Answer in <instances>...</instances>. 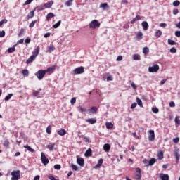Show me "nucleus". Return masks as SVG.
I'll return each instance as SVG.
<instances>
[{
    "label": "nucleus",
    "instance_id": "nucleus-7",
    "mask_svg": "<svg viewBox=\"0 0 180 180\" xmlns=\"http://www.w3.org/2000/svg\"><path fill=\"white\" fill-rule=\"evenodd\" d=\"M73 72H74L75 75H78L79 74H84V67L82 66V67L75 68L73 70Z\"/></svg>",
    "mask_w": 180,
    "mask_h": 180
},
{
    "label": "nucleus",
    "instance_id": "nucleus-52",
    "mask_svg": "<svg viewBox=\"0 0 180 180\" xmlns=\"http://www.w3.org/2000/svg\"><path fill=\"white\" fill-rule=\"evenodd\" d=\"M5 23H8V20L4 19L1 21H0V27L2 26V25H4Z\"/></svg>",
    "mask_w": 180,
    "mask_h": 180
},
{
    "label": "nucleus",
    "instance_id": "nucleus-47",
    "mask_svg": "<svg viewBox=\"0 0 180 180\" xmlns=\"http://www.w3.org/2000/svg\"><path fill=\"white\" fill-rule=\"evenodd\" d=\"M54 169H56L57 171H60L61 169V165H55L53 166Z\"/></svg>",
    "mask_w": 180,
    "mask_h": 180
},
{
    "label": "nucleus",
    "instance_id": "nucleus-64",
    "mask_svg": "<svg viewBox=\"0 0 180 180\" xmlns=\"http://www.w3.org/2000/svg\"><path fill=\"white\" fill-rule=\"evenodd\" d=\"M175 36H176V37H180V31H176Z\"/></svg>",
    "mask_w": 180,
    "mask_h": 180
},
{
    "label": "nucleus",
    "instance_id": "nucleus-11",
    "mask_svg": "<svg viewBox=\"0 0 180 180\" xmlns=\"http://www.w3.org/2000/svg\"><path fill=\"white\" fill-rule=\"evenodd\" d=\"M87 112H89V115H95L98 112V107L93 106L91 109H88Z\"/></svg>",
    "mask_w": 180,
    "mask_h": 180
},
{
    "label": "nucleus",
    "instance_id": "nucleus-56",
    "mask_svg": "<svg viewBox=\"0 0 180 180\" xmlns=\"http://www.w3.org/2000/svg\"><path fill=\"white\" fill-rule=\"evenodd\" d=\"M71 167H72L73 171H78V167L77 165L72 164Z\"/></svg>",
    "mask_w": 180,
    "mask_h": 180
},
{
    "label": "nucleus",
    "instance_id": "nucleus-49",
    "mask_svg": "<svg viewBox=\"0 0 180 180\" xmlns=\"http://www.w3.org/2000/svg\"><path fill=\"white\" fill-rule=\"evenodd\" d=\"M13 96V94H9L8 96H6L5 97V101H9V99H11V98H12Z\"/></svg>",
    "mask_w": 180,
    "mask_h": 180
},
{
    "label": "nucleus",
    "instance_id": "nucleus-59",
    "mask_svg": "<svg viewBox=\"0 0 180 180\" xmlns=\"http://www.w3.org/2000/svg\"><path fill=\"white\" fill-rule=\"evenodd\" d=\"M170 53H176V49H175V47L171 48L170 49Z\"/></svg>",
    "mask_w": 180,
    "mask_h": 180
},
{
    "label": "nucleus",
    "instance_id": "nucleus-37",
    "mask_svg": "<svg viewBox=\"0 0 180 180\" xmlns=\"http://www.w3.org/2000/svg\"><path fill=\"white\" fill-rule=\"evenodd\" d=\"M22 75L24 77H29V70H27V69H24L22 70Z\"/></svg>",
    "mask_w": 180,
    "mask_h": 180
},
{
    "label": "nucleus",
    "instance_id": "nucleus-16",
    "mask_svg": "<svg viewBox=\"0 0 180 180\" xmlns=\"http://www.w3.org/2000/svg\"><path fill=\"white\" fill-rule=\"evenodd\" d=\"M159 178H160L161 180H169V176L162 173L159 174Z\"/></svg>",
    "mask_w": 180,
    "mask_h": 180
},
{
    "label": "nucleus",
    "instance_id": "nucleus-45",
    "mask_svg": "<svg viewBox=\"0 0 180 180\" xmlns=\"http://www.w3.org/2000/svg\"><path fill=\"white\" fill-rule=\"evenodd\" d=\"M60 25H61V20H59L57 23L53 25V29H57V27H60Z\"/></svg>",
    "mask_w": 180,
    "mask_h": 180
},
{
    "label": "nucleus",
    "instance_id": "nucleus-31",
    "mask_svg": "<svg viewBox=\"0 0 180 180\" xmlns=\"http://www.w3.org/2000/svg\"><path fill=\"white\" fill-rule=\"evenodd\" d=\"M174 157L176 158V163L178 164V162H179V157H180L179 152H178V150H176L174 152Z\"/></svg>",
    "mask_w": 180,
    "mask_h": 180
},
{
    "label": "nucleus",
    "instance_id": "nucleus-20",
    "mask_svg": "<svg viewBox=\"0 0 180 180\" xmlns=\"http://www.w3.org/2000/svg\"><path fill=\"white\" fill-rule=\"evenodd\" d=\"M36 60V58L34 56L32 55L26 61V64H30V63H33Z\"/></svg>",
    "mask_w": 180,
    "mask_h": 180
},
{
    "label": "nucleus",
    "instance_id": "nucleus-8",
    "mask_svg": "<svg viewBox=\"0 0 180 180\" xmlns=\"http://www.w3.org/2000/svg\"><path fill=\"white\" fill-rule=\"evenodd\" d=\"M148 133H149V136H148L149 141H154L155 140V134L154 133V130H149Z\"/></svg>",
    "mask_w": 180,
    "mask_h": 180
},
{
    "label": "nucleus",
    "instance_id": "nucleus-32",
    "mask_svg": "<svg viewBox=\"0 0 180 180\" xmlns=\"http://www.w3.org/2000/svg\"><path fill=\"white\" fill-rule=\"evenodd\" d=\"M113 123L112 122H106L105 123V127L106 129H113Z\"/></svg>",
    "mask_w": 180,
    "mask_h": 180
},
{
    "label": "nucleus",
    "instance_id": "nucleus-50",
    "mask_svg": "<svg viewBox=\"0 0 180 180\" xmlns=\"http://www.w3.org/2000/svg\"><path fill=\"white\" fill-rule=\"evenodd\" d=\"M25 34V30L23 28L20 29V31L18 34L19 37H20L21 36H23Z\"/></svg>",
    "mask_w": 180,
    "mask_h": 180
},
{
    "label": "nucleus",
    "instance_id": "nucleus-17",
    "mask_svg": "<svg viewBox=\"0 0 180 180\" xmlns=\"http://www.w3.org/2000/svg\"><path fill=\"white\" fill-rule=\"evenodd\" d=\"M102 164H103V159L101 158L96 166L94 167V169H98V168H101L102 167Z\"/></svg>",
    "mask_w": 180,
    "mask_h": 180
},
{
    "label": "nucleus",
    "instance_id": "nucleus-48",
    "mask_svg": "<svg viewBox=\"0 0 180 180\" xmlns=\"http://www.w3.org/2000/svg\"><path fill=\"white\" fill-rule=\"evenodd\" d=\"M168 43L169 44H170L171 46H175V44H176V42H175V41L172 40V39H169L168 40Z\"/></svg>",
    "mask_w": 180,
    "mask_h": 180
},
{
    "label": "nucleus",
    "instance_id": "nucleus-15",
    "mask_svg": "<svg viewBox=\"0 0 180 180\" xmlns=\"http://www.w3.org/2000/svg\"><path fill=\"white\" fill-rule=\"evenodd\" d=\"M100 8H102L103 11H109L110 6L108 3H102L100 4Z\"/></svg>",
    "mask_w": 180,
    "mask_h": 180
},
{
    "label": "nucleus",
    "instance_id": "nucleus-10",
    "mask_svg": "<svg viewBox=\"0 0 180 180\" xmlns=\"http://www.w3.org/2000/svg\"><path fill=\"white\" fill-rule=\"evenodd\" d=\"M157 162V159L153 158H151L149 161L147 160V159H145L143 160V162H145V164H148V165H154V164H155V162Z\"/></svg>",
    "mask_w": 180,
    "mask_h": 180
},
{
    "label": "nucleus",
    "instance_id": "nucleus-4",
    "mask_svg": "<svg viewBox=\"0 0 180 180\" xmlns=\"http://www.w3.org/2000/svg\"><path fill=\"white\" fill-rule=\"evenodd\" d=\"M136 173L134 175V179H141V169H140L139 167L136 168Z\"/></svg>",
    "mask_w": 180,
    "mask_h": 180
},
{
    "label": "nucleus",
    "instance_id": "nucleus-21",
    "mask_svg": "<svg viewBox=\"0 0 180 180\" xmlns=\"http://www.w3.org/2000/svg\"><path fill=\"white\" fill-rule=\"evenodd\" d=\"M34 10L32 11H30L28 15H27L26 18L29 20V19H32V18H34Z\"/></svg>",
    "mask_w": 180,
    "mask_h": 180
},
{
    "label": "nucleus",
    "instance_id": "nucleus-51",
    "mask_svg": "<svg viewBox=\"0 0 180 180\" xmlns=\"http://www.w3.org/2000/svg\"><path fill=\"white\" fill-rule=\"evenodd\" d=\"M75 102H77V98L73 97V98L70 100V103H71V105H75Z\"/></svg>",
    "mask_w": 180,
    "mask_h": 180
},
{
    "label": "nucleus",
    "instance_id": "nucleus-36",
    "mask_svg": "<svg viewBox=\"0 0 180 180\" xmlns=\"http://www.w3.org/2000/svg\"><path fill=\"white\" fill-rule=\"evenodd\" d=\"M16 45H14L13 47H10L8 49V53H14V51L16 50L15 48Z\"/></svg>",
    "mask_w": 180,
    "mask_h": 180
},
{
    "label": "nucleus",
    "instance_id": "nucleus-35",
    "mask_svg": "<svg viewBox=\"0 0 180 180\" xmlns=\"http://www.w3.org/2000/svg\"><path fill=\"white\" fill-rule=\"evenodd\" d=\"M136 39H137L138 40H141V39H143V32H139L136 34Z\"/></svg>",
    "mask_w": 180,
    "mask_h": 180
},
{
    "label": "nucleus",
    "instance_id": "nucleus-2",
    "mask_svg": "<svg viewBox=\"0 0 180 180\" xmlns=\"http://www.w3.org/2000/svg\"><path fill=\"white\" fill-rule=\"evenodd\" d=\"M11 180H19L20 179V170L13 171L11 172Z\"/></svg>",
    "mask_w": 180,
    "mask_h": 180
},
{
    "label": "nucleus",
    "instance_id": "nucleus-57",
    "mask_svg": "<svg viewBox=\"0 0 180 180\" xmlns=\"http://www.w3.org/2000/svg\"><path fill=\"white\" fill-rule=\"evenodd\" d=\"M174 122L175 123H176L177 124H180V120L178 117H176L174 119Z\"/></svg>",
    "mask_w": 180,
    "mask_h": 180
},
{
    "label": "nucleus",
    "instance_id": "nucleus-18",
    "mask_svg": "<svg viewBox=\"0 0 180 180\" xmlns=\"http://www.w3.org/2000/svg\"><path fill=\"white\" fill-rule=\"evenodd\" d=\"M86 122L87 123H89L90 124H95L96 123V119L95 118H89L86 120Z\"/></svg>",
    "mask_w": 180,
    "mask_h": 180
},
{
    "label": "nucleus",
    "instance_id": "nucleus-12",
    "mask_svg": "<svg viewBox=\"0 0 180 180\" xmlns=\"http://www.w3.org/2000/svg\"><path fill=\"white\" fill-rule=\"evenodd\" d=\"M77 163L80 167H84V165H85V160H84V158H78L77 157Z\"/></svg>",
    "mask_w": 180,
    "mask_h": 180
},
{
    "label": "nucleus",
    "instance_id": "nucleus-25",
    "mask_svg": "<svg viewBox=\"0 0 180 180\" xmlns=\"http://www.w3.org/2000/svg\"><path fill=\"white\" fill-rule=\"evenodd\" d=\"M86 157H91L92 156V149L89 148L84 153Z\"/></svg>",
    "mask_w": 180,
    "mask_h": 180
},
{
    "label": "nucleus",
    "instance_id": "nucleus-61",
    "mask_svg": "<svg viewBox=\"0 0 180 180\" xmlns=\"http://www.w3.org/2000/svg\"><path fill=\"white\" fill-rule=\"evenodd\" d=\"M173 141L176 144L178 143H179V138H174L173 139Z\"/></svg>",
    "mask_w": 180,
    "mask_h": 180
},
{
    "label": "nucleus",
    "instance_id": "nucleus-3",
    "mask_svg": "<svg viewBox=\"0 0 180 180\" xmlns=\"http://www.w3.org/2000/svg\"><path fill=\"white\" fill-rule=\"evenodd\" d=\"M37 78H38V79L41 80L43 79V78H44V76L46 75V70H38L37 72V73L35 74Z\"/></svg>",
    "mask_w": 180,
    "mask_h": 180
},
{
    "label": "nucleus",
    "instance_id": "nucleus-42",
    "mask_svg": "<svg viewBox=\"0 0 180 180\" xmlns=\"http://www.w3.org/2000/svg\"><path fill=\"white\" fill-rule=\"evenodd\" d=\"M141 58V56L139 54H135L134 55V60H135L136 61H139L140 60Z\"/></svg>",
    "mask_w": 180,
    "mask_h": 180
},
{
    "label": "nucleus",
    "instance_id": "nucleus-43",
    "mask_svg": "<svg viewBox=\"0 0 180 180\" xmlns=\"http://www.w3.org/2000/svg\"><path fill=\"white\" fill-rule=\"evenodd\" d=\"M136 101L139 106H140L141 108H143V101H141V100L139 98H136Z\"/></svg>",
    "mask_w": 180,
    "mask_h": 180
},
{
    "label": "nucleus",
    "instance_id": "nucleus-30",
    "mask_svg": "<svg viewBox=\"0 0 180 180\" xmlns=\"http://www.w3.org/2000/svg\"><path fill=\"white\" fill-rule=\"evenodd\" d=\"M54 16H56V15H54V13H48L47 15H46V20L48 22L50 21L51 18H54Z\"/></svg>",
    "mask_w": 180,
    "mask_h": 180
},
{
    "label": "nucleus",
    "instance_id": "nucleus-1",
    "mask_svg": "<svg viewBox=\"0 0 180 180\" xmlns=\"http://www.w3.org/2000/svg\"><path fill=\"white\" fill-rule=\"evenodd\" d=\"M90 29H93V30H95V29L101 27V22L98 21V20H93L89 25Z\"/></svg>",
    "mask_w": 180,
    "mask_h": 180
},
{
    "label": "nucleus",
    "instance_id": "nucleus-53",
    "mask_svg": "<svg viewBox=\"0 0 180 180\" xmlns=\"http://www.w3.org/2000/svg\"><path fill=\"white\" fill-rule=\"evenodd\" d=\"M3 144H4V147H6L8 148V147H9V141H8V140L4 141Z\"/></svg>",
    "mask_w": 180,
    "mask_h": 180
},
{
    "label": "nucleus",
    "instance_id": "nucleus-63",
    "mask_svg": "<svg viewBox=\"0 0 180 180\" xmlns=\"http://www.w3.org/2000/svg\"><path fill=\"white\" fill-rule=\"evenodd\" d=\"M48 178L50 180H57V179H56V178L54 176H53V175L48 176Z\"/></svg>",
    "mask_w": 180,
    "mask_h": 180
},
{
    "label": "nucleus",
    "instance_id": "nucleus-19",
    "mask_svg": "<svg viewBox=\"0 0 180 180\" xmlns=\"http://www.w3.org/2000/svg\"><path fill=\"white\" fill-rule=\"evenodd\" d=\"M55 147H56V143L46 146V148L49 149V150L51 151H53V150H57V148H55Z\"/></svg>",
    "mask_w": 180,
    "mask_h": 180
},
{
    "label": "nucleus",
    "instance_id": "nucleus-46",
    "mask_svg": "<svg viewBox=\"0 0 180 180\" xmlns=\"http://www.w3.org/2000/svg\"><path fill=\"white\" fill-rule=\"evenodd\" d=\"M46 133L48 134H51V125H49L47 127H46Z\"/></svg>",
    "mask_w": 180,
    "mask_h": 180
},
{
    "label": "nucleus",
    "instance_id": "nucleus-6",
    "mask_svg": "<svg viewBox=\"0 0 180 180\" xmlns=\"http://www.w3.org/2000/svg\"><path fill=\"white\" fill-rule=\"evenodd\" d=\"M41 160L44 165H47V164H49V158H47V157H46V155L43 152L41 153Z\"/></svg>",
    "mask_w": 180,
    "mask_h": 180
},
{
    "label": "nucleus",
    "instance_id": "nucleus-22",
    "mask_svg": "<svg viewBox=\"0 0 180 180\" xmlns=\"http://www.w3.org/2000/svg\"><path fill=\"white\" fill-rule=\"evenodd\" d=\"M79 139H82L85 143H90L89 138L85 136L84 135H79Z\"/></svg>",
    "mask_w": 180,
    "mask_h": 180
},
{
    "label": "nucleus",
    "instance_id": "nucleus-58",
    "mask_svg": "<svg viewBox=\"0 0 180 180\" xmlns=\"http://www.w3.org/2000/svg\"><path fill=\"white\" fill-rule=\"evenodd\" d=\"M40 92L39 91H33V96H39Z\"/></svg>",
    "mask_w": 180,
    "mask_h": 180
},
{
    "label": "nucleus",
    "instance_id": "nucleus-60",
    "mask_svg": "<svg viewBox=\"0 0 180 180\" xmlns=\"http://www.w3.org/2000/svg\"><path fill=\"white\" fill-rule=\"evenodd\" d=\"M43 8H41V7H36L34 9V12H36V11H43Z\"/></svg>",
    "mask_w": 180,
    "mask_h": 180
},
{
    "label": "nucleus",
    "instance_id": "nucleus-14",
    "mask_svg": "<svg viewBox=\"0 0 180 180\" xmlns=\"http://www.w3.org/2000/svg\"><path fill=\"white\" fill-rule=\"evenodd\" d=\"M40 53V46H37L32 51V56H34L35 58L39 56Z\"/></svg>",
    "mask_w": 180,
    "mask_h": 180
},
{
    "label": "nucleus",
    "instance_id": "nucleus-33",
    "mask_svg": "<svg viewBox=\"0 0 180 180\" xmlns=\"http://www.w3.org/2000/svg\"><path fill=\"white\" fill-rule=\"evenodd\" d=\"M24 148H27V150H28V151L30 153H34V149L32 148V147L29 146V145L24 146Z\"/></svg>",
    "mask_w": 180,
    "mask_h": 180
},
{
    "label": "nucleus",
    "instance_id": "nucleus-27",
    "mask_svg": "<svg viewBox=\"0 0 180 180\" xmlns=\"http://www.w3.org/2000/svg\"><path fill=\"white\" fill-rule=\"evenodd\" d=\"M103 150L104 151H105L106 153L109 152V150H110V145L109 143H105L103 146Z\"/></svg>",
    "mask_w": 180,
    "mask_h": 180
},
{
    "label": "nucleus",
    "instance_id": "nucleus-40",
    "mask_svg": "<svg viewBox=\"0 0 180 180\" xmlns=\"http://www.w3.org/2000/svg\"><path fill=\"white\" fill-rule=\"evenodd\" d=\"M72 2H74V0H68L65 3V5L66 6H71V5H72Z\"/></svg>",
    "mask_w": 180,
    "mask_h": 180
},
{
    "label": "nucleus",
    "instance_id": "nucleus-24",
    "mask_svg": "<svg viewBox=\"0 0 180 180\" xmlns=\"http://www.w3.org/2000/svg\"><path fill=\"white\" fill-rule=\"evenodd\" d=\"M141 20V17L140 15H136L131 21V25H134V23H136V22H137V20Z\"/></svg>",
    "mask_w": 180,
    "mask_h": 180
},
{
    "label": "nucleus",
    "instance_id": "nucleus-5",
    "mask_svg": "<svg viewBox=\"0 0 180 180\" xmlns=\"http://www.w3.org/2000/svg\"><path fill=\"white\" fill-rule=\"evenodd\" d=\"M160 70V65L157 64H154L152 67L148 68L149 72H158V70Z\"/></svg>",
    "mask_w": 180,
    "mask_h": 180
},
{
    "label": "nucleus",
    "instance_id": "nucleus-54",
    "mask_svg": "<svg viewBox=\"0 0 180 180\" xmlns=\"http://www.w3.org/2000/svg\"><path fill=\"white\" fill-rule=\"evenodd\" d=\"M180 2L178 0H176L173 2V6H179Z\"/></svg>",
    "mask_w": 180,
    "mask_h": 180
},
{
    "label": "nucleus",
    "instance_id": "nucleus-23",
    "mask_svg": "<svg viewBox=\"0 0 180 180\" xmlns=\"http://www.w3.org/2000/svg\"><path fill=\"white\" fill-rule=\"evenodd\" d=\"M58 134L59 136H65V134H67V131H65V129H61L59 131H58Z\"/></svg>",
    "mask_w": 180,
    "mask_h": 180
},
{
    "label": "nucleus",
    "instance_id": "nucleus-55",
    "mask_svg": "<svg viewBox=\"0 0 180 180\" xmlns=\"http://www.w3.org/2000/svg\"><path fill=\"white\" fill-rule=\"evenodd\" d=\"M152 112H153V113H158V112H160V110L158 108H152Z\"/></svg>",
    "mask_w": 180,
    "mask_h": 180
},
{
    "label": "nucleus",
    "instance_id": "nucleus-13",
    "mask_svg": "<svg viewBox=\"0 0 180 180\" xmlns=\"http://www.w3.org/2000/svg\"><path fill=\"white\" fill-rule=\"evenodd\" d=\"M77 110L80 113H82L84 115V113H86V112H88V109H86V108L83 107L82 105H79L77 107Z\"/></svg>",
    "mask_w": 180,
    "mask_h": 180
},
{
    "label": "nucleus",
    "instance_id": "nucleus-62",
    "mask_svg": "<svg viewBox=\"0 0 180 180\" xmlns=\"http://www.w3.org/2000/svg\"><path fill=\"white\" fill-rule=\"evenodd\" d=\"M0 37H5V31H0Z\"/></svg>",
    "mask_w": 180,
    "mask_h": 180
},
{
    "label": "nucleus",
    "instance_id": "nucleus-26",
    "mask_svg": "<svg viewBox=\"0 0 180 180\" xmlns=\"http://www.w3.org/2000/svg\"><path fill=\"white\" fill-rule=\"evenodd\" d=\"M53 4H54V2L53 1H51L49 2L45 3L44 4V8H51V6H53Z\"/></svg>",
    "mask_w": 180,
    "mask_h": 180
},
{
    "label": "nucleus",
    "instance_id": "nucleus-38",
    "mask_svg": "<svg viewBox=\"0 0 180 180\" xmlns=\"http://www.w3.org/2000/svg\"><path fill=\"white\" fill-rule=\"evenodd\" d=\"M162 34V32L159 30L155 32V36L158 38V37H161Z\"/></svg>",
    "mask_w": 180,
    "mask_h": 180
},
{
    "label": "nucleus",
    "instance_id": "nucleus-41",
    "mask_svg": "<svg viewBox=\"0 0 180 180\" xmlns=\"http://www.w3.org/2000/svg\"><path fill=\"white\" fill-rule=\"evenodd\" d=\"M106 75H108L107 77V81H113V77H112V75H110V73H106Z\"/></svg>",
    "mask_w": 180,
    "mask_h": 180
},
{
    "label": "nucleus",
    "instance_id": "nucleus-9",
    "mask_svg": "<svg viewBox=\"0 0 180 180\" xmlns=\"http://www.w3.org/2000/svg\"><path fill=\"white\" fill-rule=\"evenodd\" d=\"M56 68H57L56 65H53L51 67H49L47 68L46 70H45L46 73L48 72V74L51 75L54 72V71H56Z\"/></svg>",
    "mask_w": 180,
    "mask_h": 180
},
{
    "label": "nucleus",
    "instance_id": "nucleus-29",
    "mask_svg": "<svg viewBox=\"0 0 180 180\" xmlns=\"http://www.w3.org/2000/svg\"><path fill=\"white\" fill-rule=\"evenodd\" d=\"M158 160H162L164 158V152L162 150H160L158 153Z\"/></svg>",
    "mask_w": 180,
    "mask_h": 180
},
{
    "label": "nucleus",
    "instance_id": "nucleus-34",
    "mask_svg": "<svg viewBox=\"0 0 180 180\" xmlns=\"http://www.w3.org/2000/svg\"><path fill=\"white\" fill-rule=\"evenodd\" d=\"M143 54H145V56H147V54H148V53H150V49H148V47L146 46L143 49Z\"/></svg>",
    "mask_w": 180,
    "mask_h": 180
},
{
    "label": "nucleus",
    "instance_id": "nucleus-28",
    "mask_svg": "<svg viewBox=\"0 0 180 180\" xmlns=\"http://www.w3.org/2000/svg\"><path fill=\"white\" fill-rule=\"evenodd\" d=\"M143 30H147L148 29V22L143 21L141 23Z\"/></svg>",
    "mask_w": 180,
    "mask_h": 180
},
{
    "label": "nucleus",
    "instance_id": "nucleus-39",
    "mask_svg": "<svg viewBox=\"0 0 180 180\" xmlns=\"http://www.w3.org/2000/svg\"><path fill=\"white\" fill-rule=\"evenodd\" d=\"M36 23H37V20L32 21V22L29 25V27L30 29H32V27H34V25H36Z\"/></svg>",
    "mask_w": 180,
    "mask_h": 180
},
{
    "label": "nucleus",
    "instance_id": "nucleus-44",
    "mask_svg": "<svg viewBox=\"0 0 180 180\" xmlns=\"http://www.w3.org/2000/svg\"><path fill=\"white\" fill-rule=\"evenodd\" d=\"M54 50H56V48L53 45H51L48 47V51H49V53H51V51H54Z\"/></svg>",
    "mask_w": 180,
    "mask_h": 180
}]
</instances>
